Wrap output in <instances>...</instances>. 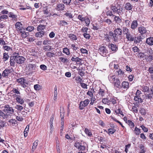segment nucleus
Instances as JSON below:
<instances>
[{
    "mask_svg": "<svg viewBox=\"0 0 153 153\" xmlns=\"http://www.w3.org/2000/svg\"><path fill=\"white\" fill-rule=\"evenodd\" d=\"M59 59L62 62L64 63H67L68 62V60L65 57H60Z\"/></svg>",
    "mask_w": 153,
    "mask_h": 153,
    "instance_id": "a18cd8bd",
    "label": "nucleus"
},
{
    "mask_svg": "<svg viewBox=\"0 0 153 153\" xmlns=\"http://www.w3.org/2000/svg\"><path fill=\"white\" fill-rule=\"evenodd\" d=\"M126 38L127 39L128 41L131 42L134 41V42L136 43L140 42V40H136V37L134 36L131 33L126 36Z\"/></svg>",
    "mask_w": 153,
    "mask_h": 153,
    "instance_id": "0eeeda50",
    "label": "nucleus"
},
{
    "mask_svg": "<svg viewBox=\"0 0 153 153\" xmlns=\"http://www.w3.org/2000/svg\"><path fill=\"white\" fill-rule=\"evenodd\" d=\"M75 80L77 83L81 82L82 81V79L80 76H78L76 77Z\"/></svg>",
    "mask_w": 153,
    "mask_h": 153,
    "instance_id": "6e6d98bb",
    "label": "nucleus"
},
{
    "mask_svg": "<svg viewBox=\"0 0 153 153\" xmlns=\"http://www.w3.org/2000/svg\"><path fill=\"white\" fill-rule=\"evenodd\" d=\"M153 95L152 94H146L145 95V97H144L143 100H145L146 102H147L148 100L150 99L151 100L152 97Z\"/></svg>",
    "mask_w": 153,
    "mask_h": 153,
    "instance_id": "f3484780",
    "label": "nucleus"
},
{
    "mask_svg": "<svg viewBox=\"0 0 153 153\" xmlns=\"http://www.w3.org/2000/svg\"><path fill=\"white\" fill-rule=\"evenodd\" d=\"M10 65L11 66H14L16 62L15 61V59H14V57L12 55L10 57Z\"/></svg>",
    "mask_w": 153,
    "mask_h": 153,
    "instance_id": "393cba45",
    "label": "nucleus"
},
{
    "mask_svg": "<svg viewBox=\"0 0 153 153\" xmlns=\"http://www.w3.org/2000/svg\"><path fill=\"white\" fill-rule=\"evenodd\" d=\"M15 26L16 30H18L20 31V30H22V24L20 22H18L15 25Z\"/></svg>",
    "mask_w": 153,
    "mask_h": 153,
    "instance_id": "a211bd4d",
    "label": "nucleus"
},
{
    "mask_svg": "<svg viewBox=\"0 0 153 153\" xmlns=\"http://www.w3.org/2000/svg\"><path fill=\"white\" fill-rule=\"evenodd\" d=\"M46 55L48 57L51 58L54 55V54L53 53L50 52H47L46 53Z\"/></svg>",
    "mask_w": 153,
    "mask_h": 153,
    "instance_id": "c03bdc74",
    "label": "nucleus"
},
{
    "mask_svg": "<svg viewBox=\"0 0 153 153\" xmlns=\"http://www.w3.org/2000/svg\"><path fill=\"white\" fill-rule=\"evenodd\" d=\"M115 13H117L119 16L122 15L123 13V8L120 7H119V8L118 7L117 9L116 10V12Z\"/></svg>",
    "mask_w": 153,
    "mask_h": 153,
    "instance_id": "5701e85b",
    "label": "nucleus"
},
{
    "mask_svg": "<svg viewBox=\"0 0 153 153\" xmlns=\"http://www.w3.org/2000/svg\"><path fill=\"white\" fill-rule=\"evenodd\" d=\"M36 65L35 64H29L26 67V73L27 75H30L35 71L36 69Z\"/></svg>",
    "mask_w": 153,
    "mask_h": 153,
    "instance_id": "f03ea898",
    "label": "nucleus"
},
{
    "mask_svg": "<svg viewBox=\"0 0 153 153\" xmlns=\"http://www.w3.org/2000/svg\"><path fill=\"white\" fill-rule=\"evenodd\" d=\"M63 52L66 54L67 55H69L70 53L69 49L66 48H63Z\"/></svg>",
    "mask_w": 153,
    "mask_h": 153,
    "instance_id": "4c0bfd02",
    "label": "nucleus"
},
{
    "mask_svg": "<svg viewBox=\"0 0 153 153\" xmlns=\"http://www.w3.org/2000/svg\"><path fill=\"white\" fill-rule=\"evenodd\" d=\"M57 7L59 10H62L64 8V5L62 4H59L58 5Z\"/></svg>",
    "mask_w": 153,
    "mask_h": 153,
    "instance_id": "49530a36",
    "label": "nucleus"
},
{
    "mask_svg": "<svg viewBox=\"0 0 153 153\" xmlns=\"http://www.w3.org/2000/svg\"><path fill=\"white\" fill-rule=\"evenodd\" d=\"M140 112L142 115H145L146 113V110L143 108H141Z\"/></svg>",
    "mask_w": 153,
    "mask_h": 153,
    "instance_id": "052dcab7",
    "label": "nucleus"
},
{
    "mask_svg": "<svg viewBox=\"0 0 153 153\" xmlns=\"http://www.w3.org/2000/svg\"><path fill=\"white\" fill-rule=\"evenodd\" d=\"M85 17H84L83 15L79 14L77 16V19H79L81 22H84Z\"/></svg>",
    "mask_w": 153,
    "mask_h": 153,
    "instance_id": "473e14b6",
    "label": "nucleus"
},
{
    "mask_svg": "<svg viewBox=\"0 0 153 153\" xmlns=\"http://www.w3.org/2000/svg\"><path fill=\"white\" fill-rule=\"evenodd\" d=\"M115 75L112 74H110L108 76V78L111 82L112 83L114 82L115 80Z\"/></svg>",
    "mask_w": 153,
    "mask_h": 153,
    "instance_id": "ddd939ff",
    "label": "nucleus"
},
{
    "mask_svg": "<svg viewBox=\"0 0 153 153\" xmlns=\"http://www.w3.org/2000/svg\"><path fill=\"white\" fill-rule=\"evenodd\" d=\"M146 43L149 45H153V37H151L146 39Z\"/></svg>",
    "mask_w": 153,
    "mask_h": 153,
    "instance_id": "2eb2a0df",
    "label": "nucleus"
},
{
    "mask_svg": "<svg viewBox=\"0 0 153 153\" xmlns=\"http://www.w3.org/2000/svg\"><path fill=\"white\" fill-rule=\"evenodd\" d=\"M122 31L123 32V34L124 35H125L126 36H127L131 33L129 29L126 27H123L122 29Z\"/></svg>",
    "mask_w": 153,
    "mask_h": 153,
    "instance_id": "f8f14e48",
    "label": "nucleus"
},
{
    "mask_svg": "<svg viewBox=\"0 0 153 153\" xmlns=\"http://www.w3.org/2000/svg\"><path fill=\"white\" fill-rule=\"evenodd\" d=\"M11 92H13L12 93L13 94H16L18 95H20V93L18 90V88H13L11 91Z\"/></svg>",
    "mask_w": 153,
    "mask_h": 153,
    "instance_id": "bb28decb",
    "label": "nucleus"
},
{
    "mask_svg": "<svg viewBox=\"0 0 153 153\" xmlns=\"http://www.w3.org/2000/svg\"><path fill=\"white\" fill-rule=\"evenodd\" d=\"M8 122L12 125H14L17 123V121L16 120L14 119L10 120Z\"/></svg>",
    "mask_w": 153,
    "mask_h": 153,
    "instance_id": "de8ad7c7",
    "label": "nucleus"
},
{
    "mask_svg": "<svg viewBox=\"0 0 153 153\" xmlns=\"http://www.w3.org/2000/svg\"><path fill=\"white\" fill-rule=\"evenodd\" d=\"M111 8L112 10L113 11V12L114 13H115L116 12V10L117 9L118 7H117L115 6L112 5L111 6Z\"/></svg>",
    "mask_w": 153,
    "mask_h": 153,
    "instance_id": "3c124183",
    "label": "nucleus"
},
{
    "mask_svg": "<svg viewBox=\"0 0 153 153\" xmlns=\"http://www.w3.org/2000/svg\"><path fill=\"white\" fill-rule=\"evenodd\" d=\"M134 100L138 102L142 103L143 102V100L141 98L140 95H136L135 96Z\"/></svg>",
    "mask_w": 153,
    "mask_h": 153,
    "instance_id": "412c9836",
    "label": "nucleus"
},
{
    "mask_svg": "<svg viewBox=\"0 0 153 153\" xmlns=\"http://www.w3.org/2000/svg\"><path fill=\"white\" fill-rule=\"evenodd\" d=\"M45 28V25H40L38 26L37 29L38 31H41Z\"/></svg>",
    "mask_w": 153,
    "mask_h": 153,
    "instance_id": "c85d7f7f",
    "label": "nucleus"
},
{
    "mask_svg": "<svg viewBox=\"0 0 153 153\" xmlns=\"http://www.w3.org/2000/svg\"><path fill=\"white\" fill-rule=\"evenodd\" d=\"M138 24L137 20H134L131 25V27L132 29H134L138 26Z\"/></svg>",
    "mask_w": 153,
    "mask_h": 153,
    "instance_id": "4468645a",
    "label": "nucleus"
},
{
    "mask_svg": "<svg viewBox=\"0 0 153 153\" xmlns=\"http://www.w3.org/2000/svg\"><path fill=\"white\" fill-rule=\"evenodd\" d=\"M127 124L132 129V128L134 126V123L130 120H128Z\"/></svg>",
    "mask_w": 153,
    "mask_h": 153,
    "instance_id": "c756f323",
    "label": "nucleus"
},
{
    "mask_svg": "<svg viewBox=\"0 0 153 153\" xmlns=\"http://www.w3.org/2000/svg\"><path fill=\"white\" fill-rule=\"evenodd\" d=\"M38 141L37 140L33 143L32 148L33 150H34L36 148L38 145Z\"/></svg>",
    "mask_w": 153,
    "mask_h": 153,
    "instance_id": "09e8293b",
    "label": "nucleus"
},
{
    "mask_svg": "<svg viewBox=\"0 0 153 153\" xmlns=\"http://www.w3.org/2000/svg\"><path fill=\"white\" fill-rule=\"evenodd\" d=\"M104 22L106 23L108 25L111 24L112 23V22L111 20L109 19H105Z\"/></svg>",
    "mask_w": 153,
    "mask_h": 153,
    "instance_id": "774afa93",
    "label": "nucleus"
},
{
    "mask_svg": "<svg viewBox=\"0 0 153 153\" xmlns=\"http://www.w3.org/2000/svg\"><path fill=\"white\" fill-rule=\"evenodd\" d=\"M44 31H40L38 33H36L35 36L36 37H42L43 35H44Z\"/></svg>",
    "mask_w": 153,
    "mask_h": 153,
    "instance_id": "2f4dec72",
    "label": "nucleus"
},
{
    "mask_svg": "<svg viewBox=\"0 0 153 153\" xmlns=\"http://www.w3.org/2000/svg\"><path fill=\"white\" fill-rule=\"evenodd\" d=\"M43 49L45 51H51L52 50L51 46L48 45L44 46Z\"/></svg>",
    "mask_w": 153,
    "mask_h": 153,
    "instance_id": "f704fd0d",
    "label": "nucleus"
},
{
    "mask_svg": "<svg viewBox=\"0 0 153 153\" xmlns=\"http://www.w3.org/2000/svg\"><path fill=\"white\" fill-rule=\"evenodd\" d=\"M59 25L62 26H65L68 25V23L65 20H61L59 21Z\"/></svg>",
    "mask_w": 153,
    "mask_h": 153,
    "instance_id": "ea45409f",
    "label": "nucleus"
},
{
    "mask_svg": "<svg viewBox=\"0 0 153 153\" xmlns=\"http://www.w3.org/2000/svg\"><path fill=\"white\" fill-rule=\"evenodd\" d=\"M12 55L15 59V61L18 64H22L25 60V58L23 56L19 55V53L14 52Z\"/></svg>",
    "mask_w": 153,
    "mask_h": 153,
    "instance_id": "f257e3e1",
    "label": "nucleus"
},
{
    "mask_svg": "<svg viewBox=\"0 0 153 153\" xmlns=\"http://www.w3.org/2000/svg\"><path fill=\"white\" fill-rule=\"evenodd\" d=\"M29 125H27L24 131V136L25 137L27 136V133L29 131Z\"/></svg>",
    "mask_w": 153,
    "mask_h": 153,
    "instance_id": "cd10ccee",
    "label": "nucleus"
},
{
    "mask_svg": "<svg viewBox=\"0 0 153 153\" xmlns=\"http://www.w3.org/2000/svg\"><path fill=\"white\" fill-rule=\"evenodd\" d=\"M88 28L86 27H83L82 28L80 31L81 32L84 33H88Z\"/></svg>",
    "mask_w": 153,
    "mask_h": 153,
    "instance_id": "864d4df0",
    "label": "nucleus"
},
{
    "mask_svg": "<svg viewBox=\"0 0 153 153\" xmlns=\"http://www.w3.org/2000/svg\"><path fill=\"white\" fill-rule=\"evenodd\" d=\"M8 15L9 17L12 18L14 20L16 19L17 16L14 14L13 13L10 12L9 13Z\"/></svg>",
    "mask_w": 153,
    "mask_h": 153,
    "instance_id": "7c9ffc66",
    "label": "nucleus"
},
{
    "mask_svg": "<svg viewBox=\"0 0 153 153\" xmlns=\"http://www.w3.org/2000/svg\"><path fill=\"white\" fill-rule=\"evenodd\" d=\"M71 60L73 61H75L77 62H79L81 60V59L76 57H72L71 59Z\"/></svg>",
    "mask_w": 153,
    "mask_h": 153,
    "instance_id": "c9c22d12",
    "label": "nucleus"
},
{
    "mask_svg": "<svg viewBox=\"0 0 153 153\" xmlns=\"http://www.w3.org/2000/svg\"><path fill=\"white\" fill-rule=\"evenodd\" d=\"M122 30L119 28L116 29L114 31V33L115 35L120 36L122 34Z\"/></svg>",
    "mask_w": 153,
    "mask_h": 153,
    "instance_id": "9b49d317",
    "label": "nucleus"
},
{
    "mask_svg": "<svg viewBox=\"0 0 153 153\" xmlns=\"http://www.w3.org/2000/svg\"><path fill=\"white\" fill-rule=\"evenodd\" d=\"M9 56L8 55V53H3V59L4 61H6L8 60L9 58Z\"/></svg>",
    "mask_w": 153,
    "mask_h": 153,
    "instance_id": "58836bf2",
    "label": "nucleus"
},
{
    "mask_svg": "<svg viewBox=\"0 0 153 153\" xmlns=\"http://www.w3.org/2000/svg\"><path fill=\"white\" fill-rule=\"evenodd\" d=\"M8 18V16L6 15H3L0 16V20L1 21H3L4 19H7Z\"/></svg>",
    "mask_w": 153,
    "mask_h": 153,
    "instance_id": "bf43d9fd",
    "label": "nucleus"
},
{
    "mask_svg": "<svg viewBox=\"0 0 153 153\" xmlns=\"http://www.w3.org/2000/svg\"><path fill=\"white\" fill-rule=\"evenodd\" d=\"M108 46L109 48L111 49V51L113 52H116L118 49L117 46L113 44H111Z\"/></svg>",
    "mask_w": 153,
    "mask_h": 153,
    "instance_id": "9d476101",
    "label": "nucleus"
},
{
    "mask_svg": "<svg viewBox=\"0 0 153 153\" xmlns=\"http://www.w3.org/2000/svg\"><path fill=\"white\" fill-rule=\"evenodd\" d=\"M98 94L101 97H103L104 96L105 94L104 90L101 88H100L98 92Z\"/></svg>",
    "mask_w": 153,
    "mask_h": 153,
    "instance_id": "72a5a7b5",
    "label": "nucleus"
},
{
    "mask_svg": "<svg viewBox=\"0 0 153 153\" xmlns=\"http://www.w3.org/2000/svg\"><path fill=\"white\" fill-rule=\"evenodd\" d=\"M84 132L85 134L89 137H91L92 136V133L91 131L88 129L85 128V129Z\"/></svg>",
    "mask_w": 153,
    "mask_h": 153,
    "instance_id": "aec40b11",
    "label": "nucleus"
},
{
    "mask_svg": "<svg viewBox=\"0 0 153 153\" xmlns=\"http://www.w3.org/2000/svg\"><path fill=\"white\" fill-rule=\"evenodd\" d=\"M40 69L43 70H45L47 69V66L44 65H41L40 66Z\"/></svg>",
    "mask_w": 153,
    "mask_h": 153,
    "instance_id": "338daca9",
    "label": "nucleus"
},
{
    "mask_svg": "<svg viewBox=\"0 0 153 153\" xmlns=\"http://www.w3.org/2000/svg\"><path fill=\"white\" fill-rule=\"evenodd\" d=\"M133 7L132 5L129 3H127L125 4V8L126 10H131Z\"/></svg>",
    "mask_w": 153,
    "mask_h": 153,
    "instance_id": "b1692460",
    "label": "nucleus"
},
{
    "mask_svg": "<svg viewBox=\"0 0 153 153\" xmlns=\"http://www.w3.org/2000/svg\"><path fill=\"white\" fill-rule=\"evenodd\" d=\"M120 36H119V35H115L114 34V37H113V39L116 42H117L120 39Z\"/></svg>",
    "mask_w": 153,
    "mask_h": 153,
    "instance_id": "e433bc0d",
    "label": "nucleus"
},
{
    "mask_svg": "<svg viewBox=\"0 0 153 153\" xmlns=\"http://www.w3.org/2000/svg\"><path fill=\"white\" fill-rule=\"evenodd\" d=\"M19 32L22 33L21 36L23 38H26L29 35L28 33L25 32L24 31H22V30H20Z\"/></svg>",
    "mask_w": 153,
    "mask_h": 153,
    "instance_id": "a878e982",
    "label": "nucleus"
},
{
    "mask_svg": "<svg viewBox=\"0 0 153 153\" xmlns=\"http://www.w3.org/2000/svg\"><path fill=\"white\" fill-rule=\"evenodd\" d=\"M11 96L16 100L17 102L20 104H22L24 102V101L22 98L21 97L20 95H16V94H13L12 93H11Z\"/></svg>",
    "mask_w": 153,
    "mask_h": 153,
    "instance_id": "7ed1b4c3",
    "label": "nucleus"
},
{
    "mask_svg": "<svg viewBox=\"0 0 153 153\" xmlns=\"http://www.w3.org/2000/svg\"><path fill=\"white\" fill-rule=\"evenodd\" d=\"M108 134H112L116 131V130L114 128H110L108 130Z\"/></svg>",
    "mask_w": 153,
    "mask_h": 153,
    "instance_id": "a19ab883",
    "label": "nucleus"
},
{
    "mask_svg": "<svg viewBox=\"0 0 153 153\" xmlns=\"http://www.w3.org/2000/svg\"><path fill=\"white\" fill-rule=\"evenodd\" d=\"M34 27L33 26H28L25 29L26 30L29 32L32 31L34 29Z\"/></svg>",
    "mask_w": 153,
    "mask_h": 153,
    "instance_id": "603ef678",
    "label": "nucleus"
},
{
    "mask_svg": "<svg viewBox=\"0 0 153 153\" xmlns=\"http://www.w3.org/2000/svg\"><path fill=\"white\" fill-rule=\"evenodd\" d=\"M17 82L19 85H22V87L25 88L27 87L28 84L26 79L24 78H21L17 79Z\"/></svg>",
    "mask_w": 153,
    "mask_h": 153,
    "instance_id": "20e7f679",
    "label": "nucleus"
},
{
    "mask_svg": "<svg viewBox=\"0 0 153 153\" xmlns=\"http://www.w3.org/2000/svg\"><path fill=\"white\" fill-rule=\"evenodd\" d=\"M85 20L84 22H85L86 24V26H89L90 22L89 19L88 17H85Z\"/></svg>",
    "mask_w": 153,
    "mask_h": 153,
    "instance_id": "37998d69",
    "label": "nucleus"
},
{
    "mask_svg": "<svg viewBox=\"0 0 153 153\" xmlns=\"http://www.w3.org/2000/svg\"><path fill=\"white\" fill-rule=\"evenodd\" d=\"M63 111V108H62L61 109L60 111H62V112H60V117L61 118L62 120L64 118V112Z\"/></svg>",
    "mask_w": 153,
    "mask_h": 153,
    "instance_id": "5fc2aeb1",
    "label": "nucleus"
},
{
    "mask_svg": "<svg viewBox=\"0 0 153 153\" xmlns=\"http://www.w3.org/2000/svg\"><path fill=\"white\" fill-rule=\"evenodd\" d=\"M129 83L128 82L123 81L122 82L121 86V88H123L124 89L127 90L129 88Z\"/></svg>",
    "mask_w": 153,
    "mask_h": 153,
    "instance_id": "1a4fd4ad",
    "label": "nucleus"
},
{
    "mask_svg": "<svg viewBox=\"0 0 153 153\" xmlns=\"http://www.w3.org/2000/svg\"><path fill=\"white\" fill-rule=\"evenodd\" d=\"M65 15L70 19L72 18L73 17V16H72L71 13H67L65 14Z\"/></svg>",
    "mask_w": 153,
    "mask_h": 153,
    "instance_id": "69168bd1",
    "label": "nucleus"
},
{
    "mask_svg": "<svg viewBox=\"0 0 153 153\" xmlns=\"http://www.w3.org/2000/svg\"><path fill=\"white\" fill-rule=\"evenodd\" d=\"M68 37L72 41H75L77 39V37L76 36L72 33L69 35Z\"/></svg>",
    "mask_w": 153,
    "mask_h": 153,
    "instance_id": "4be33fe9",
    "label": "nucleus"
},
{
    "mask_svg": "<svg viewBox=\"0 0 153 153\" xmlns=\"http://www.w3.org/2000/svg\"><path fill=\"white\" fill-rule=\"evenodd\" d=\"M87 94L90 97H91V98L93 97L94 95L93 93V92L91 91H88L87 93Z\"/></svg>",
    "mask_w": 153,
    "mask_h": 153,
    "instance_id": "680f3d73",
    "label": "nucleus"
},
{
    "mask_svg": "<svg viewBox=\"0 0 153 153\" xmlns=\"http://www.w3.org/2000/svg\"><path fill=\"white\" fill-rule=\"evenodd\" d=\"M114 21L116 23L120 24L122 22V20L118 16H114Z\"/></svg>",
    "mask_w": 153,
    "mask_h": 153,
    "instance_id": "6ab92c4d",
    "label": "nucleus"
},
{
    "mask_svg": "<svg viewBox=\"0 0 153 153\" xmlns=\"http://www.w3.org/2000/svg\"><path fill=\"white\" fill-rule=\"evenodd\" d=\"M116 72L117 73V75L119 76H121L124 74V71H122L120 69H119L118 70H117Z\"/></svg>",
    "mask_w": 153,
    "mask_h": 153,
    "instance_id": "79ce46f5",
    "label": "nucleus"
},
{
    "mask_svg": "<svg viewBox=\"0 0 153 153\" xmlns=\"http://www.w3.org/2000/svg\"><path fill=\"white\" fill-rule=\"evenodd\" d=\"M138 31L141 34L146 33L147 31L146 28L143 27H140L138 28Z\"/></svg>",
    "mask_w": 153,
    "mask_h": 153,
    "instance_id": "dca6fc26",
    "label": "nucleus"
},
{
    "mask_svg": "<svg viewBox=\"0 0 153 153\" xmlns=\"http://www.w3.org/2000/svg\"><path fill=\"white\" fill-rule=\"evenodd\" d=\"M145 52H146V54L147 53L148 56V55H152L153 53V51L151 49H148Z\"/></svg>",
    "mask_w": 153,
    "mask_h": 153,
    "instance_id": "e2e57ef3",
    "label": "nucleus"
},
{
    "mask_svg": "<svg viewBox=\"0 0 153 153\" xmlns=\"http://www.w3.org/2000/svg\"><path fill=\"white\" fill-rule=\"evenodd\" d=\"M12 71L11 69H5L2 72V75L3 77H7L10 74Z\"/></svg>",
    "mask_w": 153,
    "mask_h": 153,
    "instance_id": "6e6552de",
    "label": "nucleus"
},
{
    "mask_svg": "<svg viewBox=\"0 0 153 153\" xmlns=\"http://www.w3.org/2000/svg\"><path fill=\"white\" fill-rule=\"evenodd\" d=\"M90 102V100L88 99H86L84 101H81L79 103V108L80 110H82Z\"/></svg>",
    "mask_w": 153,
    "mask_h": 153,
    "instance_id": "423d86ee",
    "label": "nucleus"
},
{
    "mask_svg": "<svg viewBox=\"0 0 153 153\" xmlns=\"http://www.w3.org/2000/svg\"><path fill=\"white\" fill-rule=\"evenodd\" d=\"M134 132L137 135H139L140 132V129L136 127L135 128Z\"/></svg>",
    "mask_w": 153,
    "mask_h": 153,
    "instance_id": "8fccbe9b",
    "label": "nucleus"
},
{
    "mask_svg": "<svg viewBox=\"0 0 153 153\" xmlns=\"http://www.w3.org/2000/svg\"><path fill=\"white\" fill-rule=\"evenodd\" d=\"M80 51L82 53L85 54H85H87L88 53V51L85 49H84L83 48H81L80 50Z\"/></svg>",
    "mask_w": 153,
    "mask_h": 153,
    "instance_id": "13d9d810",
    "label": "nucleus"
},
{
    "mask_svg": "<svg viewBox=\"0 0 153 153\" xmlns=\"http://www.w3.org/2000/svg\"><path fill=\"white\" fill-rule=\"evenodd\" d=\"M16 108L19 111H21L23 109V107L19 105H17L16 106Z\"/></svg>",
    "mask_w": 153,
    "mask_h": 153,
    "instance_id": "0e129e2a",
    "label": "nucleus"
},
{
    "mask_svg": "<svg viewBox=\"0 0 153 153\" xmlns=\"http://www.w3.org/2000/svg\"><path fill=\"white\" fill-rule=\"evenodd\" d=\"M78 74L80 76L82 77L84 76L85 73L82 71V69H79L78 70Z\"/></svg>",
    "mask_w": 153,
    "mask_h": 153,
    "instance_id": "4d7b16f0",
    "label": "nucleus"
},
{
    "mask_svg": "<svg viewBox=\"0 0 153 153\" xmlns=\"http://www.w3.org/2000/svg\"><path fill=\"white\" fill-rule=\"evenodd\" d=\"M98 51L101 55L103 56H105L108 53V51L106 47L104 46L100 47L98 50Z\"/></svg>",
    "mask_w": 153,
    "mask_h": 153,
    "instance_id": "39448f33",
    "label": "nucleus"
}]
</instances>
